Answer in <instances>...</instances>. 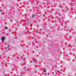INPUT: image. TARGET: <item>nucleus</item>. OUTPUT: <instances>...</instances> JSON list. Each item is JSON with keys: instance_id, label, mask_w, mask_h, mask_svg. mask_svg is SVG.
<instances>
[{"instance_id": "423d86ee", "label": "nucleus", "mask_w": 76, "mask_h": 76, "mask_svg": "<svg viewBox=\"0 0 76 76\" xmlns=\"http://www.w3.org/2000/svg\"><path fill=\"white\" fill-rule=\"evenodd\" d=\"M5 28L6 29H7V27H5Z\"/></svg>"}, {"instance_id": "6e6552de", "label": "nucleus", "mask_w": 76, "mask_h": 76, "mask_svg": "<svg viewBox=\"0 0 76 76\" xmlns=\"http://www.w3.org/2000/svg\"><path fill=\"white\" fill-rule=\"evenodd\" d=\"M9 46H7V48H9Z\"/></svg>"}, {"instance_id": "f257e3e1", "label": "nucleus", "mask_w": 76, "mask_h": 76, "mask_svg": "<svg viewBox=\"0 0 76 76\" xmlns=\"http://www.w3.org/2000/svg\"><path fill=\"white\" fill-rule=\"evenodd\" d=\"M6 39V37H2V41H4V40Z\"/></svg>"}, {"instance_id": "9b49d317", "label": "nucleus", "mask_w": 76, "mask_h": 76, "mask_svg": "<svg viewBox=\"0 0 76 76\" xmlns=\"http://www.w3.org/2000/svg\"><path fill=\"white\" fill-rule=\"evenodd\" d=\"M62 22V21H61V23H61V22Z\"/></svg>"}, {"instance_id": "f03ea898", "label": "nucleus", "mask_w": 76, "mask_h": 76, "mask_svg": "<svg viewBox=\"0 0 76 76\" xmlns=\"http://www.w3.org/2000/svg\"><path fill=\"white\" fill-rule=\"evenodd\" d=\"M32 16L33 18H34V17H35V15L33 14L32 15Z\"/></svg>"}, {"instance_id": "1a4fd4ad", "label": "nucleus", "mask_w": 76, "mask_h": 76, "mask_svg": "<svg viewBox=\"0 0 76 76\" xmlns=\"http://www.w3.org/2000/svg\"><path fill=\"white\" fill-rule=\"evenodd\" d=\"M60 20H61V21H61V19H60Z\"/></svg>"}, {"instance_id": "7ed1b4c3", "label": "nucleus", "mask_w": 76, "mask_h": 76, "mask_svg": "<svg viewBox=\"0 0 76 76\" xmlns=\"http://www.w3.org/2000/svg\"><path fill=\"white\" fill-rule=\"evenodd\" d=\"M37 61V59H34V60L33 61L34 62H35V61Z\"/></svg>"}, {"instance_id": "0eeeda50", "label": "nucleus", "mask_w": 76, "mask_h": 76, "mask_svg": "<svg viewBox=\"0 0 76 76\" xmlns=\"http://www.w3.org/2000/svg\"><path fill=\"white\" fill-rule=\"evenodd\" d=\"M0 12H2V11L1 10H0Z\"/></svg>"}, {"instance_id": "9d476101", "label": "nucleus", "mask_w": 76, "mask_h": 76, "mask_svg": "<svg viewBox=\"0 0 76 76\" xmlns=\"http://www.w3.org/2000/svg\"><path fill=\"white\" fill-rule=\"evenodd\" d=\"M61 7V6H59V7Z\"/></svg>"}, {"instance_id": "20e7f679", "label": "nucleus", "mask_w": 76, "mask_h": 76, "mask_svg": "<svg viewBox=\"0 0 76 76\" xmlns=\"http://www.w3.org/2000/svg\"><path fill=\"white\" fill-rule=\"evenodd\" d=\"M44 72H46V70L45 69L44 70Z\"/></svg>"}, {"instance_id": "39448f33", "label": "nucleus", "mask_w": 76, "mask_h": 76, "mask_svg": "<svg viewBox=\"0 0 76 76\" xmlns=\"http://www.w3.org/2000/svg\"><path fill=\"white\" fill-rule=\"evenodd\" d=\"M23 69H24V70H26V68H25V67H24V68H23Z\"/></svg>"}]
</instances>
